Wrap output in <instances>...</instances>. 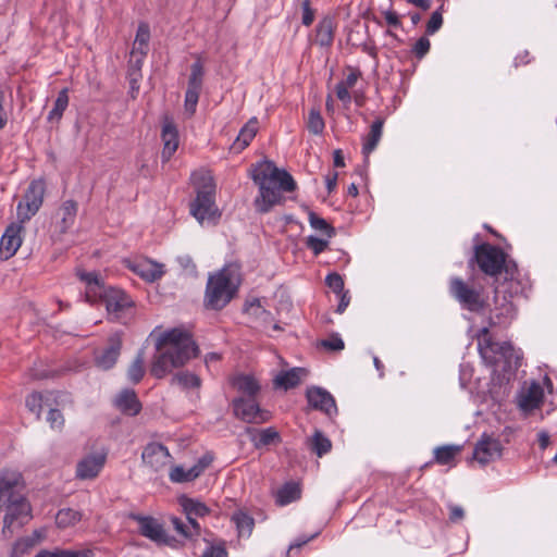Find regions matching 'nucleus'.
I'll return each instance as SVG.
<instances>
[{"label": "nucleus", "mask_w": 557, "mask_h": 557, "mask_svg": "<svg viewBox=\"0 0 557 557\" xmlns=\"http://www.w3.org/2000/svg\"><path fill=\"white\" fill-rule=\"evenodd\" d=\"M478 265L479 270L493 280L494 302L496 309H500V315L512 319L516 308L511 301L513 293L511 288L517 282L519 270L515 260L508 259V255L498 246L482 243L474 247V253L469 260V267Z\"/></svg>", "instance_id": "obj_1"}, {"label": "nucleus", "mask_w": 557, "mask_h": 557, "mask_svg": "<svg viewBox=\"0 0 557 557\" xmlns=\"http://www.w3.org/2000/svg\"><path fill=\"white\" fill-rule=\"evenodd\" d=\"M156 352L150 362V374L164 379L173 369L183 368L200 354L193 334L182 327H173L161 333L154 344Z\"/></svg>", "instance_id": "obj_2"}, {"label": "nucleus", "mask_w": 557, "mask_h": 557, "mask_svg": "<svg viewBox=\"0 0 557 557\" xmlns=\"http://www.w3.org/2000/svg\"><path fill=\"white\" fill-rule=\"evenodd\" d=\"M249 175L259 188V195L253 200L255 210L260 214L270 212L275 206L283 205L284 193L296 190L297 184L284 169H278L271 160H262L251 164Z\"/></svg>", "instance_id": "obj_3"}, {"label": "nucleus", "mask_w": 557, "mask_h": 557, "mask_svg": "<svg viewBox=\"0 0 557 557\" xmlns=\"http://www.w3.org/2000/svg\"><path fill=\"white\" fill-rule=\"evenodd\" d=\"M237 272L238 268L230 264L209 274L202 301L205 309L221 311L237 296L239 287V282H235Z\"/></svg>", "instance_id": "obj_4"}, {"label": "nucleus", "mask_w": 557, "mask_h": 557, "mask_svg": "<svg viewBox=\"0 0 557 557\" xmlns=\"http://www.w3.org/2000/svg\"><path fill=\"white\" fill-rule=\"evenodd\" d=\"M196 198L190 202V213L200 223L216 224L221 213L215 205V183L210 175H194Z\"/></svg>", "instance_id": "obj_5"}, {"label": "nucleus", "mask_w": 557, "mask_h": 557, "mask_svg": "<svg viewBox=\"0 0 557 557\" xmlns=\"http://www.w3.org/2000/svg\"><path fill=\"white\" fill-rule=\"evenodd\" d=\"M483 288H475L468 285L460 277H451L449 281V293L459 301L462 308L472 311H481L485 302L482 298Z\"/></svg>", "instance_id": "obj_6"}, {"label": "nucleus", "mask_w": 557, "mask_h": 557, "mask_svg": "<svg viewBox=\"0 0 557 557\" xmlns=\"http://www.w3.org/2000/svg\"><path fill=\"white\" fill-rule=\"evenodd\" d=\"M103 300L108 314L120 321L135 307L133 299L121 288L107 286L99 295Z\"/></svg>", "instance_id": "obj_7"}, {"label": "nucleus", "mask_w": 557, "mask_h": 557, "mask_svg": "<svg viewBox=\"0 0 557 557\" xmlns=\"http://www.w3.org/2000/svg\"><path fill=\"white\" fill-rule=\"evenodd\" d=\"M46 193V182L44 178L34 180L29 183L25 195L24 201L17 206V215L21 222L30 220L34 216L44 202V196Z\"/></svg>", "instance_id": "obj_8"}, {"label": "nucleus", "mask_w": 557, "mask_h": 557, "mask_svg": "<svg viewBox=\"0 0 557 557\" xmlns=\"http://www.w3.org/2000/svg\"><path fill=\"white\" fill-rule=\"evenodd\" d=\"M129 518L138 523V530L143 536L158 545L175 546V537L169 535L163 525L156 518L138 513H131Z\"/></svg>", "instance_id": "obj_9"}, {"label": "nucleus", "mask_w": 557, "mask_h": 557, "mask_svg": "<svg viewBox=\"0 0 557 557\" xmlns=\"http://www.w3.org/2000/svg\"><path fill=\"white\" fill-rule=\"evenodd\" d=\"M233 411L236 418L246 423H263L270 418L267 410H262L253 398H245L244 396L234 398L232 401Z\"/></svg>", "instance_id": "obj_10"}, {"label": "nucleus", "mask_w": 557, "mask_h": 557, "mask_svg": "<svg viewBox=\"0 0 557 557\" xmlns=\"http://www.w3.org/2000/svg\"><path fill=\"white\" fill-rule=\"evenodd\" d=\"M203 65L200 61H196L190 66V75L188 78L187 90L185 94V109L194 114L202 89Z\"/></svg>", "instance_id": "obj_11"}, {"label": "nucleus", "mask_w": 557, "mask_h": 557, "mask_svg": "<svg viewBox=\"0 0 557 557\" xmlns=\"http://www.w3.org/2000/svg\"><path fill=\"white\" fill-rule=\"evenodd\" d=\"M503 453V445L498 438L484 433L473 449V459L482 466H485L496 459L500 458Z\"/></svg>", "instance_id": "obj_12"}, {"label": "nucleus", "mask_w": 557, "mask_h": 557, "mask_svg": "<svg viewBox=\"0 0 557 557\" xmlns=\"http://www.w3.org/2000/svg\"><path fill=\"white\" fill-rule=\"evenodd\" d=\"M143 462L154 472H160L172 461V456L163 444L149 443L141 454Z\"/></svg>", "instance_id": "obj_13"}, {"label": "nucleus", "mask_w": 557, "mask_h": 557, "mask_svg": "<svg viewBox=\"0 0 557 557\" xmlns=\"http://www.w3.org/2000/svg\"><path fill=\"white\" fill-rule=\"evenodd\" d=\"M306 398L311 408L324 412L327 417H333L337 413L334 397L322 387L311 386L307 388Z\"/></svg>", "instance_id": "obj_14"}, {"label": "nucleus", "mask_w": 557, "mask_h": 557, "mask_svg": "<svg viewBox=\"0 0 557 557\" xmlns=\"http://www.w3.org/2000/svg\"><path fill=\"white\" fill-rule=\"evenodd\" d=\"M122 344L121 333L110 335L107 347L95 357L97 367L102 370H110L113 368L121 355Z\"/></svg>", "instance_id": "obj_15"}, {"label": "nucleus", "mask_w": 557, "mask_h": 557, "mask_svg": "<svg viewBox=\"0 0 557 557\" xmlns=\"http://www.w3.org/2000/svg\"><path fill=\"white\" fill-rule=\"evenodd\" d=\"M161 139L163 141L161 159L165 163L172 158L178 147V131L173 119L169 115H164L162 119Z\"/></svg>", "instance_id": "obj_16"}, {"label": "nucleus", "mask_w": 557, "mask_h": 557, "mask_svg": "<svg viewBox=\"0 0 557 557\" xmlns=\"http://www.w3.org/2000/svg\"><path fill=\"white\" fill-rule=\"evenodd\" d=\"M107 460L106 453L87 455L76 466V476L82 480L96 478L103 468Z\"/></svg>", "instance_id": "obj_17"}, {"label": "nucleus", "mask_w": 557, "mask_h": 557, "mask_svg": "<svg viewBox=\"0 0 557 557\" xmlns=\"http://www.w3.org/2000/svg\"><path fill=\"white\" fill-rule=\"evenodd\" d=\"M22 228V225L15 223H12L7 227L0 240V256L3 260H8L13 257L21 247L22 238L20 233Z\"/></svg>", "instance_id": "obj_18"}, {"label": "nucleus", "mask_w": 557, "mask_h": 557, "mask_svg": "<svg viewBox=\"0 0 557 557\" xmlns=\"http://www.w3.org/2000/svg\"><path fill=\"white\" fill-rule=\"evenodd\" d=\"M115 406L123 413L128 416H137L141 410V403L134 389H123L115 399Z\"/></svg>", "instance_id": "obj_19"}, {"label": "nucleus", "mask_w": 557, "mask_h": 557, "mask_svg": "<svg viewBox=\"0 0 557 557\" xmlns=\"http://www.w3.org/2000/svg\"><path fill=\"white\" fill-rule=\"evenodd\" d=\"M247 433L250 434V441L257 449L281 443V435L273 426L263 430L248 428Z\"/></svg>", "instance_id": "obj_20"}, {"label": "nucleus", "mask_w": 557, "mask_h": 557, "mask_svg": "<svg viewBox=\"0 0 557 557\" xmlns=\"http://www.w3.org/2000/svg\"><path fill=\"white\" fill-rule=\"evenodd\" d=\"M308 374L305 368H293L287 371H282L274 379L275 387H281L285 391L297 387L301 379Z\"/></svg>", "instance_id": "obj_21"}, {"label": "nucleus", "mask_w": 557, "mask_h": 557, "mask_svg": "<svg viewBox=\"0 0 557 557\" xmlns=\"http://www.w3.org/2000/svg\"><path fill=\"white\" fill-rule=\"evenodd\" d=\"M384 123H385V120L383 117H381V116L376 117L375 121L370 126V132L363 138L362 153L366 158H368L369 154L379 145L382 134H383Z\"/></svg>", "instance_id": "obj_22"}, {"label": "nucleus", "mask_w": 557, "mask_h": 557, "mask_svg": "<svg viewBox=\"0 0 557 557\" xmlns=\"http://www.w3.org/2000/svg\"><path fill=\"white\" fill-rule=\"evenodd\" d=\"M231 383L233 387L246 396L245 398L256 397L261 388L258 381L252 375L248 374H238L233 377Z\"/></svg>", "instance_id": "obj_23"}, {"label": "nucleus", "mask_w": 557, "mask_h": 557, "mask_svg": "<svg viewBox=\"0 0 557 557\" xmlns=\"http://www.w3.org/2000/svg\"><path fill=\"white\" fill-rule=\"evenodd\" d=\"M78 211V203L73 200L69 199L65 200L59 211L58 215L61 218L60 220V232L66 233L75 223L76 215Z\"/></svg>", "instance_id": "obj_24"}, {"label": "nucleus", "mask_w": 557, "mask_h": 557, "mask_svg": "<svg viewBox=\"0 0 557 557\" xmlns=\"http://www.w3.org/2000/svg\"><path fill=\"white\" fill-rule=\"evenodd\" d=\"M258 132V121L256 117L250 119L240 129L237 138L232 145V149L236 152L243 151L249 146Z\"/></svg>", "instance_id": "obj_25"}, {"label": "nucleus", "mask_w": 557, "mask_h": 557, "mask_svg": "<svg viewBox=\"0 0 557 557\" xmlns=\"http://www.w3.org/2000/svg\"><path fill=\"white\" fill-rule=\"evenodd\" d=\"M133 270L141 278L150 283L160 280L164 274L163 264L151 260L136 264Z\"/></svg>", "instance_id": "obj_26"}, {"label": "nucleus", "mask_w": 557, "mask_h": 557, "mask_svg": "<svg viewBox=\"0 0 557 557\" xmlns=\"http://www.w3.org/2000/svg\"><path fill=\"white\" fill-rule=\"evenodd\" d=\"M543 398L544 392L542 386L537 382H533L520 400V407L529 411L537 409L542 405Z\"/></svg>", "instance_id": "obj_27"}, {"label": "nucleus", "mask_w": 557, "mask_h": 557, "mask_svg": "<svg viewBox=\"0 0 557 557\" xmlns=\"http://www.w3.org/2000/svg\"><path fill=\"white\" fill-rule=\"evenodd\" d=\"M317 44L321 47H331L334 41L335 26L333 18L330 16L323 17L317 25Z\"/></svg>", "instance_id": "obj_28"}, {"label": "nucleus", "mask_w": 557, "mask_h": 557, "mask_svg": "<svg viewBox=\"0 0 557 557\" xmlns=\"http://www.w3.org/2000/svg\"><path fill=\"white\" fill-rule=\"evenodd\" d=\"M145 362H146V354H145V349L141 348L137 351L134 360L132 361V363L129 364V367L127 369V377L131 383L136 385L143 380V377L145 376V373H146Z\"/></svg>", "instance_id": "obj_29"}, {"label": "nucleus", "mask_w": 557, "mask_h": 557, "mask_svg": "<svg viewBox=\"0 0 557 557\" xmlns=\"http://www.w3.org/2000/svg\"><path fill=\"white\" fill-rule=\"evenodd\" d=\"M144 64V59L132 57L128 60L127 64V78L131 86L132 97L135 98V92L139 90V81L141 79V67Z\"/></svg>", "instance_id": "obj_30"}, {"label": "nucleus", "mask_w": 557, "mask_h": 557, "mask_svg": "<svg viewBox=\"0 0 557 557\" xmlns=\"http://www.w3.org/2000/svg\"><path fill=\"white\" fill-rule=\"evenodd\" d=\"M76 275L78 278L86 284L87 295L90 293L99 296L100 293L107 287L103 281L100 278L98 272H86L84 270H77Z\"/></svg>", "instance_id": "obj_31"}, {"label": "nucleus", "mask_w": 557, "mask_h": 557, "mask_svg": "<svg viewBox=\"0 0 557 557\" xmlns=\"http://www.w3.org/2000/svg\"><path fill=\"white\" fill-rule=\"evenodd\" d=\"M301 490L296 482H286L277 492L275 503L285 506L300 498Z\"/></svg>", "instance_id": "obj_32"}, {"label": "nucleus", "mask_w": 557, "mask_h": 557, "mask_svg": "<svg viewBox=\"0 0 557 557\" xmlns=\"http://www.w3.org/2000/svg\"><path fill=\"white\" fill-rule=\"evenodd\" d=\"M309 449L318 457H322L332 449V442L320 430H315L313 435L307 440Z\"/></svg>", "instance_id": "obj_33"}, {"label": "nucleus", "mask_w": 557, "mask_h": 557, "mask_svg": "<svg viewBox=\"0 0 557 557\" xmlns=\"http://www.w3.org/2000/svg\"><path fill=\"white\" fill-rule=\"evenodd\" d=\"M170 383L171 385H178L183 389H199L202 385L200 376L189 371H180L175 373Z\"/></svg>", "instance_id": "obj_34"}, {"label": "nucleus", "mask_w": 557, "mask_h": 557, "mask_svg": "<svg viewBox=\"0 0 557 557\" xmlns=\"http://www.w3.org/2000/svg\"><path fill=\"white\" fill-rule=\"evenodd\" d=\"M460 445H444L434 449V461L438 465H450L461 451Z\"/></svg>", "instance_id": "obj_35"}, {"label": "nucleus", "mask_w": 557, "mask_h": 557, "mask_svg": "<svg viewBox=\"0 0 557 557\" xmlns=\"http://www.w3.org/2000/svg\"><path fill=\"white\" fill-rule=\"evenodd\" d=\"M69 89L67 88H63L62 90H60V92L58 94V97L54 101V106L53 108L51 109V111L49 112L48 114V120L49 121H59L62 115H63V112L65 111V109L67 108L69 106Z\"/></svg>", "instance_id": "obj_36"}, {"label": "nucleus", "mask_w": 557, "mask_h": 557, "mask_svg": "<svg viewBox=\"0 0 557 557\" xmlns=\"http://www.w3.org/2000/svg\"><path fill=\"white\" fill-rule=\"evenodd\" d=\"M181 505L186 516L205 517L210 512V509L206 506V504L194 500L191 498H183Z\"/></svg>", "instance_id": "obj_37"}, {"label": "nucleus", "mask_w": 557, "mask_h": 557, "mask_svg": "<svg viewBox=\"0 0 557 557\" xmlns=\"http://www.w3.org/2000/svg\"><path fill=\"white\" fill-rule=\"evenodd\" d=\"M487 347L492 352L500 355L505 360L510 363L511 359L515 357L517 360L519 356H515V348L510 342H487Z\"/></svg>", "instance_id": "obj_38"}, {"label": "nucleus", "mask_w": 557, "mask_h": 557, "mask_svg": "<svg viewBox=\"0 0 557 557\" xmlns=\"http://www.w3.org/2000/svg\"><path fill=\"white\" fill-rule=\"evenodd\" d=\"M232 520L235 522L239 534L250 535L255 525L253 518L243 511H237L233 515Z\"/></svg>", "instance_id": "obj_39"}, {"label": "nucleus", "mask_w": 557, "mask_h": 557, "mask_svg": "<svg viewBox=\"0 0 557 557\" xmlns=\"http://www.w3.org/2000/svg\"><path fill=\"white\" fill-rule=\"evenodd\" d=\"M309 223L312 228L324 233L329 238L335 235V228L326 222L323 218H320L315 212L309 211Z\"/></svg>", "instance_id": "obj_40"}, {"label": "nucleus", "mask_w": 557, "mask_h": 557, "mask_svg": "<svg viewBox=\"0 0 557 557\" xmlns=\"http://www.w3.org/2000/svg\"><path fill=\"white\" fill-rule=\"evenodd\" d=\"M89 550H71V549H41L38 552L35 557H87Z\"/></svg>", "instance_id": "obj_41"}, {"label": "nucleus", "mask_w": 557, "mask_h": 557, "mask_svg": "<svg viewBox=\"0 0 557 557\" xmlns=\"http://www.w3.org/2000/svg\"><path fill=\"white\" fill-rule=\"evenodd\" d=\"M307 127H308V131L314 135L322 134V132L325 127V124H324V120L320 113V110L318 108H312L309 111Z\"/></svg>", "instance_id": "obj_42"}, {"label": "nucleus", "mask_w": 557, "mask_h": 557, "mask_svg": "<svg viewBox=\"0 0 557 557\" xmlns=\"http://www.w3.org/2000/svg\"><path fill=\"white\" fill-rule=\"evenodd\" d=\"M79 520H81V513L71 508L59 510V512L57 513V517H55L57 524L61 528H65L71 524H74Z\"/></svg>", "instance_id": "obj_43"}, {"label": "nucleus", "mask_w": 557, "mask_h": 557, "mask_svg": "<svg viewBox=\"0 0 557 557\" xmlns=\"http://www.w3.org/2000/svg\"><path fill=\"white\" fill-rule=\"evenodd\" d=\"M191 473V468L186 470L182 466H174L171 468L169 475L170 480L174 483H185L197 479V476H194Z\"/></svg>", "instance_id": "obj_44"}, {"label": "nucleus", "mask_w": 557, "mask_h": 557, "mask_svg": "<svg viewBox=\"0 0 557 557\" xmlns=\"http://www.w3.org/2000/svg\"><path fill=\"white\" fill-rule=\"evenodd\" d=\"M25 406L36 416L37 419H39L42 409V395L38 392H33L26 397Z\"/></svg>", "instance_id": "obj_45"}, {"label": "nucleus", "mask_w": 557, "mask_h": 557, "mask_svg": "<svg viewBox=\"0 0 557 557\" xmlns=\"http://www.w3.org/2000/svg\"><path fill=\"white\" fill-rule=\"evenodd\" d=\"M34 542L29 537H21L12 545L10 557H23L33 546Z\"/></svg>", "instance_id": "obj_46"}, {"label": "nucleus", "mask_w": 557, "mask_h": 557, "mask_svg": "<svg viewBox=\"0 0 557 557\" xmlns=\"http://www.w3.org/2000/svg\"><path fill=\"white\" fill-rule=\"evenodd\" d=\"M426 36L428 35L420 37L411 49V53L419 60L424 58L431 48V42Z\"/></svg>", "instance_id": "obj_47"}, {"label": "nucleus", "mask_w": 557, "mask_h": 557, "mask_svg": "<svg viewBox=\"0 0 557 557\" xmlns=\"http://www.w3.org/2000/svg\"><path fill=\"white\" fill-rule=\"evenodd\" d=\"M46 419L51 429L62 431L65 420L59 409L50 408Z\"/></svg>", "instance_id": "obj_48"}, {"label": "nucleus", "mask_w": 557, "mask_h": 557, "mask_svg": "<svg viewBox=\"0 0 557 557\" xmlns=\"http://www.w3.org/2000/svg\"><path fill=\"white\" fill-rule=\"evenodd\" d=\"M443 25V15L440 10L432 13L430 20L426 23L425 35L435 34Z\"/></svg>", "instance_id": "obj_49"}, {"label": "nucleus", "mask_w": 557, "mask_h": 557, "mask_svg": "<svg viewBox=\"0 0 557 557\" xmlns=\"http://www.w3.org/2000/svg\"><path fill=\"white\" fill-rule=\"evenodd\" d=\"M325 284L327 285L329 288H331L336 295L337 294H341L344 290V280L343 277L336 273V272H333V273H330L326 277H325Z\"/></svg>", "instance_id": "obj_50"}, {"label": "nucleus", "mask_w": 557, "mask_h": 557, "mask_svg": "<svg viewBox=\"0 0 557 557\" xmlns=\"http://www.w3.org/2000/svg\"><path fill=\"white\" fill-rule=\"evenodd\" d=\"M329 245V242L315 236H309L306 239V246L315 255L323 252Z\"/></svg>", "instance_id": "obj_51"}, {"label": "nucleus", "mask_w": 557, "mask_h": 557, "mask_svg": "<svg viewBox=\"0 0 557 557\" xmlns=\"http://www.w3.org/2000/svg\"><path fill=\"white\" fill-rule=\"evenodd\" d=\"M321 346L327 350L339 351L345 345L337 333H333L329 338L321 341Z\"/></svg>", "instance_id": "obj_52"}, {"label": "nucleus", "mask_w": 557, "mask_h": 557, "mask_svg": "<svg viewBox=\"0 0 557 557\" xmlns=\"http://www.w3.org/2000/svg\"><path fill=\"white\" fill-rule=\"evenodd\" d=\"M150 41V26L146 22H140L137 27L134 42L140 45H149Z\"/></svg>", "instance_id": "obj_53"}, {"label": "nucleus", "mask_w": 557, "mask_h": 557, "mask_svg": "<svg viewBox=\"0 0 557 557\" xmlns=\"http://www.w3.org/2000/svg\"><path fill=\"white\" fill-rule=\"evenodd\" d=\"M201 557H227V550L224 542L216 545L210 544L202 553Z\"/></svg>", "instance_id": "obj_54"}, {"label": "nucleus", "mask_w": 557, "mask_h": 557, "mask_svg": "<svg viewBox=\"0 0 557 557\" xmlns=\"http://www.w3.org/2000/svg\"><path fill=\"white\" fill-rule=\"evenodd\" d=\"M301 8H302L301 23L305 26H310L313 23L314 16H315V11L311 8V1L304 0Z\"/></svg>", "instance_id": "obj_55"}, {"label": "nucleus", "mask_w": 557, "mask_h": 557, "mask_svg": "<svg viewBox=\"0 0 557 557\" xmlns=\"http://www.w3.org/2000/svg\"><path fill=\"white\" fill-rule=\"evenodd\" d=\"M213 458L209 455H205L198 459L197 463L191 467V474L199 476L212 462Z\"/></svg>", "instance_id": "obj_56"}, {"label": "nucleus", "mask_w": 557, "mask_h": 557, "mask_svg": "<svg viewBox=\"0 0 557 557\" xmlns=\"http://www.w3.org/2000/svg\"><path fill=\"white\" fill-rule=\"evenodd\" d=\"M171 522L174 527V529L181 534L183 535L185 539H189L190 540V529L188 528V525H186L180 518L177 517H172L171 518Z\"/></svg>", "instance_id": "obj_57"}, {"label": "nucleus", "mask_w": 557, "mask_h": 557, "mask_svg": "<svg viewBox=\"0 0 557 557\" xmlns=\"http://www.w3.org/2000/svg\"><path fill=\"white\" fill-rule=\"evenodd\" d=\"M335 92L337 98L343 102H350V94L348 91V87L345 86L344 82H339L335 86Z\"/></svg>", "instance_id": "obj_58"}, {"label": "nucleus", "mask_w": 557, "mask_h": 557, "mask_svg": "<svg viewBox=\"0 0 557 557\" xmlns=\"http://www.w3.org/2000/svg\"><path fill=\"white\" fill-rule=\"evenodd\" d=\"M386 23L392 27H401V21L398 14L393 10H386L383 12Z\"/></svg>", "instance_id": "obj_59"}, {"label": "nucleus", "mask_w": 557, "mask_h": 557, "mask_svg": "<svg viewBox=\"0 0 557 557\" xmlns=\"http://www.w3.org/2000/svg\"><path fill=\"white\" fill-rule=\"evenodd\" d=\"M465 511L460 506L450 505L449 506V521L453 523L459 522L463 519Z\"/></svg>", "instance_id": "obj_60"}, {"label": "nucleus", "mask_w": 557, "mask_h": 557, "mask_svg": "<svg viewBox=\"0 0 557 557\" xmlns=\"http://www.w3.org/2000/svg\"><path fill=\"white\" fill-rule=\"evenodd\" d=\"M148 51H149V45H140L138 42H133L131 55L135 57V58L145 59Z\"/></svg>", "instance_id": "obj_61"}, {"label": "nucleus", "mask_w": 557, "mask_h": 557, "mask_svg": "<svg viewBox=\"0 0 557 557\" xmlns=\"http://www.w3.org/2000/svg\"><path fill=\"white\" fill-rule=\"evenodd\" d=\"M186 518L190 525L188 527L190 529V540L198 537L201 533V528L198 521L196 520L197 517L186 516Z\"/></svg>", "instance_id": "obj_62"}, {"label": "nucleus", "mask_w": 557, "mask_h": 557, "mask_svg": "<svg viewBox=\"0 0 557 557\" xmlns=\"http://www.w3.org/2000/svg\"><path fill=\"white\" fill-rule=\"evenodd\" d=\"M350 73L347 75L346 79L343 81L345 86L351 88L356 85L358 78L361 76V72L358 69L349 67Z\"/></svg>", "instance_id": "obj_63"}, {"label": "nucleus", "mask_w": 557, "mask_h": 557, "mask_svg": "<svg viewBox=\"0 0 557 557\" xmlns=\"http://www.w3.org/2000/svg\"><path fill=\"white\" fill-rule=\"evenodd\" d=\"M337 296L339 297V302L337 305L336 312L343 313L346 310V308L348 307L349 301H350V297L348 296V290L337 294Z\"/></svg>", "instance_id": "obj_64"}]
</instances>
